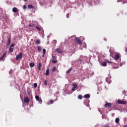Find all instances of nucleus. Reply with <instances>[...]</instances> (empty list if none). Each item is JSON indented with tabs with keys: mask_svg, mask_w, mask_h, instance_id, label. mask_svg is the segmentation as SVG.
Returning <instances> with one entry per match:
<instances>
[{
	"mask_svg": "<svg viewBox=\"0 0 127 127\" xmlns=\"http://www.w3.org/2000/svg\"><path fill=\"white\" fill-rule=\"evenodd\" d=\"M101 66H104V67L107 66V62H103L101 64Z\"/></svg>",
	"mask_w": 127,
	"mask_h": 127,
	"instance_id": "nucleus-11",
	"label": "nucleus"
},
{
	"mask_svg": "<svg viewBox=\"0 0 127 127\" xmlns=\"http://www.w3.org/2000/svg\"><path fill=\"white\" fill-rule=\"evenodd\" d=\"M126 1V2H127V0H123V1Z\"/></svg>",
	"mask_w": 127,
	"mask_h": 127,
	"instance_id": "nucleus-42",
	"label": "nucleus"
},
{
	"mask_svg": "<svg viewBox=\"0 0 127 127\" xmlns=\"http://www.w3.org/2000/svg\"><path fill=\"white\" fill-rule=\"evenodd\" d=\"M44 56H45V55H44V54H43L42 55V57H44Z\"/></svg>",
	"mask_w": 127,
	"mask_h": 127,
	"instance_id": "nucleus-41",
	"label": "nucleus"
},
{
	"mask_svg": "<svg viewBox=\"0 0 127 127\" xmlns=\"http://www.w3.org/2000/svg\"><path fill=\"white\" fill-rule=\"evenodd\" d=\"M106 63H108L109 65L113 64V62L110 61L109 60L106 61Z\"/></svg>",
	"mask_w": 127,
	"mask_h": 127,
	"instance_id": "nucleus-19",
	"label": "nucleus"
},
{
	"mask_svg": "<svg viewBox=\"0 0 127 127\" xmlns=\"http://www.w3.org/2000/svg\"><path fill=\"white\" fill-rule=\"evenodd\" d=\"M30 65V67H31V68H32L33 67H34V66H35V64H34V63H30L29 64Z\"/></svg>",
	"mask_w": 127,
	"mask_h": 127,
	"instance_id": "nucleus-15",
	"label": "nucleus"
},
{
	"mask_svg": "<svg viewBox=\"0 0 127 127\" xmlns=\"http://www.w3.org/2000/svg\"><path fill=\"white\" fill-rule=\"evenodd\" d=\"M112 105L113 104L111 103H107L105 104L104 107H105V108H111L112 107Z\"/></svg>",
	"mask_w": 127,
	"mask_h": 127,
	"instance_id": "nucleus-4",
	"label": "nucleus"
},
{
	"mask_svg": "<svg viewBox=\"0 0 127 127\" xmlns=\"http://www.w3.org/2000/svg\"><path fill=\"white\" fill-rule=\"evenodd\" d=\"M50 104H53V103H54L53 100H51L50 101Z\"/></svg>",
	"mask_w": 127,
	"mask_h": 127,
	"instance_id": "nucleus-34",
	"label": "nucleus"
},
{
	"mask_svg": "<svg viewBox=\"0 0 127 127\" xmlns=\"http://www.w3.org/2000/svg\"><path fill=\"white\" fill-rule=\"evenodd\" d=\"M50 72L49 71V68L47 69L46 72V75L48 76L50 75Z\"/></svg>",
	"mask_w": 127,
	"mask_h": 127,
	"instance_id": "nucleus-9",
	"label": "nucleus"
},
{
	"mask_svg": "<svg viewBox=\"0 0 127 127\" xmlns=\"http://www.w3.org/2000/svg\"><path fill=\"white\" fill-rule=\"evenodd\" d=\"M29 26H31V25H29Z\"/></svg>",
	"mask_w": 127,
	"mask_h": 127,
	"instance_id": "nucleus-44",
	"label": "nucleus"
},
{
	"mask_svg": "<svg viewBox=\"0 0 127 127\" xmlns=\"http://www.w3.org/2000/svg\"><path fill=\"white\" fill-rule=\"evenodd\" d=\"M12 11L14 13L17 12V11H18L17 8H16V7L13 8H12Z\"/></svg>",
	"mask_w": 127,
	"mask_h": 127,
	"instance_id": "nucleus-10",
	"label": "nucleus"
},
{
	"mask_svg": "<svg viewBox=\"0 0 127 127\" xmlns=\"http://www.w3.org/2000/svg\"><path fill=\"white\" fill-rule=\"evenodd\" d=\"M90 97V94H85V95H84V98H86V99H89Z\"/></svg>",
	"mask_w": 127,
	"mask_h": 127,
	"instance_id": "nucleus-13",
	"label": "nucleus"
},
{
	"mask_svg": "<svg viewBox=\"0 0 127 127\" xmlns=\"http://www.w3.org/2000/svg\"><path fill=\"white\" fill-rule=\"evenodd\" d=\"M23 8H24V9H26V5H24L23 6Z\"/></svg>",
	"mask_w": 127,
	"mask_h": 127,
	"instance_id": "nucleus-36",
	"label": "nucleus"
},
{
	"mask_svg": "<svg viewBox=\"0 0 127 127\" xmlns=\"http://www.w3.org/2000/svg\"><path fill=\"white\" fill-rule=\"evenodd\" d=\"M37 49H38V52H40V51H41V50H42V49L39 46L37 47Z\"/></svg>",
	"mask_w": 127,
	"mask_h": 127,
	"instance_id": "nucleus-17",
	"label": "nucleus"
},
{
	"mask_svg": "<svg viewBox=\"0 0 127 127\" xmlns=\"http://www.w3.org/2000/svg\"><path fill=\"white\" fill-rule=\"evenodd\" d=\"M66 17H67V18H69V13H67L66 14Z\"/></svg>",
	"mask_w": 127,
	"mask_h": 127,
	"instance_id": "nucleus-38",
	"label": "nucleus"
},
{
	"mask_svg": "<svg viewBox=\"0 0 127 127\" xmlns=\"http://www.w3.org/2000/svg\"><path fill=\"white\" fill-rule=\"evenodd\" d=\"M44 83L45 86H47V80H45L44 81Z\"/></svg>",
	"mask_w": 127,
	"mask_h": 127,
	"instance_id": "nucleus-30",
	"label": "nucleus"
},
{
	"mask_svg": "<svg viewBox=\"0 0 127 127\" xmlns=\"http://www.w3.org/2000/svg\"><path fill=\"white\" fill-rule=\"evenodd\" d=\"M35 99L37 101H38V100H39L40 98H39V96L38 95H36L35 96Z\"/></svg>",
	"mask_w": 127,
	"mask_h": 127,
	"instance_id": "nucleus-22",
	"label": "nucleus"
},
{
	"mask_svg": "<svg viewBox=\"0 0 127 127\" xmlns=\"http://www.w3.org/2000/svg\"><path fill=\"white\" fill-rule=\"evenodd\" d=\"M71 70H72V68H69L67 71H66V74H69L70 72H71Z\"/></svg>",
	"mask_w": 127,
	"mask_h": 127,
	"instance_id": "nucleus-26",
	"label": "nucleus"
},
{
	"mask_svg": "<svg viewBox=\"0 0 127 127\" xmlns=\"http://www.w3.org/2000/svg\"><path fill=\"white\" fill-rule=\"evenodd\" d=\"M73 88H77V84L76 83L73 84Z\"/></svg>",
	"mask_w": 127,
	"mask_h": 127,
	"instance_id": "nucleus-31",
	"label": "nucleus"
},
{
	"mask_svg": "<svg viewBox=\"0 0 127 127\" xmlns=\"http://www.w3.org/2000/svg\"><path fill=\"white\" fill-rule=\"evenodd\" d=\"M72 91H73V92H74V91H75V88L73 87L72 88Z\"/></svg>",
	"mask_w": 127,
	"mask_h": 127,
	"instance_id": "nucleus-40",
	"label": "nucleus"
},
{
	"mask_svg": "<svg viewBox=\"0 0 127 127\" xmlns=\"http://www.w3.org/2000/svg\"><path fill=\"white\" fill-rule=\"evenodd\" d=\"M43 53L44 55H45V53H46V50L45 49H43Z\"/></svg>",
	"mask_w": 127,
	"mask_h": 127,
	"instance_id": "nucleus-28",
	"label": "nucleus"
},
{
	"mask_svg": "<svg viewBox=\"0 0 127 127\" xmlns=\"http://www.w3.org/2000/svg\"><path fill=\"white\" fill-rule=\"evenodd\" d=\"M103 127H110L108 125H104Z\"/></svg>",
	"mask_w": 127,
	"mask_h": 127,
	"instance_id": "nucleus-39",
	"label": "nucleus"
},
{
	"mask_svg": "<svg viewBox=\"0 0 127 127\" xmlns=\"http://www.w3.org/2000/svg\"><path fill=\"white\" fill-rule=\"evenodd\" d=\"M41 67H42V64L41 63H39L38 66V69L41 70Z\"/></svg>",
	"mask_w": 127,
	"mask_h": 127,
	"instance_id": "nucleus-12",
	"label": "nucleus"
},
{
	"mask_svg": "<svg viewBox=\"0 0 127 127\" xmlns=\"http://www.w3.org/2000/svg\"><path fill=\"white\" fill-rule=\"evenodd\" d=\"M6 55V52H5L4 54H3V56H2V57L0 58V60H1V59H2L4 57V56H5Z\"/></svg>",
	"mask_w": 127,
	"mask_h": 127,
	"instance_id": "nucleus-24",
	"label": "nucleus"
},
{
	"mask_svg": "<svg viewBox=\"0 0 127 127\" xmlns=\"http://www.w3.org/2000/svg\"><path fill=\"white\" fill-rule=\"evenodd\" d=\"M24 1H27V0H24Z\"/></svg>",
	"mask_w": 127,
	"mask_h": 127,
	"instance_id": "nucleus-43",
	"label": "nucleus"
},
{
	"mask_svg": "<svg viewBox=\"0 0 127 127\" xmlns=\"http://www.w3.org/2000/svg\"><path fill=\"white\" fill-rule=\"evenodd\" d=\"M38 102H39V103L40 104H42V99L41 98H40L38 100H37Z\"/></svg>",
	"mask_w": 127,
	"mask_h": 127,
	"instance_id": "nucleus-25",
	"label": "nucleus"
},
{
	"mask_svg": "<svg viewBox=\"0 0 127 127\" xmlns=\"http://www.w3.org/2000/svg\"><path fill=\"white\" fill-rule=\"evenodd\" d=\"M21 58H22V53H20L17 55L16 57V60H19Z\"/></svg>",
	"mask_w": 127,
	"mask_h": 127,
	"instance_id": "nucleus-2",
	"label": "nucleus"
},
{
	"mask_svg": "<svg viewBox=\"0 0 127 127\" xmlns=\"http://www.w3.org/2000/svg\"><path fill=\"white\" fill-rule=\"evenodd\" d=\"M78 99H79V100H82V99H83V96L81 95H79L78 96Z\"/></svg>",
	"mask_w": 127,
	"mask_h": 127,
	"instance_id": "nucleus-18",
	"label": "nucleus"
},
{
	"mask_svg": "<svg viewBox=\"0 0 127 127\" xmlns=\"http://www.w3.org/2000/svg\"><path fill=\"white\" fill-rule=\"evenodd\" d=\"M106 81L107 82V83H108V84H110L112 82L110 77H107L106 78Z\"/></svg>",
	"mask_w": 127,
	"mask_h": 127,
	"instance_id": "nucleus-8",
	"label": "nucleus"
},
{
	"mask_svg": "<svg viewBox=\"0 0 127 127\" xmlns=\"http://www.w3.org/2000/svg\"><path fill=\"white\" fill-rule=\"evenodd\" d=\"M28 96H30V97H32V95H30V92H28Z\"/></svg>",
	"mask_w": 127,
	"mask_h": 127,
	"instance_id": "nucleus-35",
	"label": "nucleus"
},
{
	"mask_svg": "<svg viewBox=\"0 0 127 127\" xmlns=\"http://www.w3.org/2000/svg\"><path fill=\"white\" fill-rule=\"evenodd\" d=\"M28 8H34V7L32 4H29L28 6Z\"/></svg>",
	"mask_w": 127,
	"mask_h": 127,
	"instance_id": "nucleus-20",
	"label": "nucleus"
},
{
	"mask_svg": "<svg viewBox=\"0 0 127 127\" xmlns=\"http://www.w3.org/2000/svg\"><path fill=\"white\" fill-rule=\"evenodd\" d=\"M13 46H14V44H12L10 46V48H9V52H10V53L13 52V48H14Z\"/></svg>",
	"mask_w": 127,
	"mask_h": 127,
	"instance_id": "nucleus-3",
	"label": "nucleus"
},
{
	"mask_svg": "<svg viewBox=\"0 0 127 127\" xmlns=\"http://www.w3.org/2000/svg\"><path fill=\"white\" fill-rule=\"evenodd\" d=\"M24 103H25L26 104L29 103V98L28 97H25L24 98Z\"/></svg>",
	"mask_w": 127,
	"mask_h": 127,
	"instance_id": "nucleus-5",
	"label": "nucleus"
},
{
	"mask_svg": "<svg viewBox=\"0 0 127 127\" xmlns=\"http://www.w3.org/2000/svg\"><path fill=\"white\" fill-rule=\"evenodd\" d=\"M57 52H58V53H60L61 54H62V51L61 50V49H57Z\"/></svg>",
	"mask_w": 127,
	"mask_h": 127,
	"instance_id": "nucleus-14",
	"label": "nucleus"
},
{
	"mask_svg": "<svg viewBox=\"0 0 127 127\" xmlns=\"http://www.w3.org/2000/svg\"><path fill=\"white\" fill-rule=\"evenodd\" d=\"M52 72H55V71H56V67H54L53 68V69H52Z\"/></svg>",
	"mask_w": 127,
	"mask_h": 127,
	"instance_id": "nucleus-29",
	"label": "nucleus"
},
{
	"mask_svg": "<svg viewBox=\"0 0 127 127\" xmlns=\"http://www.w3.org/2000/svg\"><path fill=\"white\" fill-rule=\"evenodd\" d=\"M34 87L35 88H37V83H35L34 84Z\"/></svg>",
	"mask_w": 127,
	"mask_h": 127,
	"instance_id": "nucleus-33",
	"label": "nucleus"
},
{
	"mask_svg": "<svg viewBox=\"0 0 127 127\" xmlns=\"http://www.w3.org/2000/svg\"><path fill=\"white\" fill-rule=\"evenodd\" d=\"M52 63H54V64H56V63H57V61H56L55 60H52Z\"/></svg>",
	"mask_w": 127,
	"mask_h": 127,
	"instance_id": "nucleus-21",
	"label": "nucleus"
},
{
	"mask_svg": "<svg viewBox=\"0 0 127 127\" xmlns=\"http://www.w3.org/2000/svg\"><path fill=\"white\" fill-rule=\"evenodd\" d=\"M117 103L119 105H127V102L124 100L119 99L117 101Z\"/></svg>",
	"mask_w": 127,
	"mask_h": 127,
	"instance_id": "nucleus-1",
	"label": "nucleus"
},
{
	"mask_svg": "<svg viewBox=\"0 0 127 127\" xmlns=\"http://www.w3.org/2000/svg\"><path fill=\"white\" fill-rule=\"evenodd\" d=\"M36 28L37 29V30H38L39 31H40V30H41V29L40 28V27H39L38 26H36Z\"/></svg>",
	"mask_w": 127,
	"mask_h": 127,
	"instance_id": "nucleus-23",
	"label": "nucleus"
},
{
	"mask_svg": "<svg viewBox=\"0 0 127 127\" xmlns=\"http://www.w3.org/2000/svg\"><path fill=\"white\" fill-rule=\"evenodd\" d=\"M52 58L53 59H56V56H52Z\"/></svg>",
	"mask_w": 127,
	"mask_h": 127,
	"instance_id": "nucleus-37",
	"label": "nucleus"
},
{
	"mask_svg": "<svg viewBox=\"0 0 127 127\" xmlns=\"http://www.w3.org/2000/svg\"><path fill=\"white\" fill-rule=\"evenodd\" d=\"M10 44V39H8L7 45H9Z\"/></svg>",
	"mask_w": 127,
	"mask_h": 127,
	"instance_id": "nucleus-32",
	"label": "nucleus"
},
{
	"mask_svg": "<svg viewBox=\"0 0 127 127\" xmlns=\"http://www.w3.org/2000/svg\"><path fill=\"white\" fill-rule=\"evenodd\" d=\"M75 41L78 43V44H82V42L81 41V40L78 38H75Z\"/></svg>",
	"mask_w": 127,
	"mask_h": 127,
	"instance_id": "nucleus-6",
	"label": "nucleus"
},
{
	"mask_svg": "<svg viewBox=\"0 0 127 127\" xmlns=\"http://www.w3.org/2000/svg\"><path fill=\"white\" fill-rule=\"evenodd\" d=\"M114 58L115 60H119V59H120V55L119 54L115 55Z\"/></svg>",
	"mask_w": 127,
	"mask_h": 127,
	"instance_id": "nucleus-7",
	"label": "nucleus"
},
{
	"mask_svg": "<svg viewBox=\"0 0 127 127\" xmlns=\"http://www.w3.org/2000/svg\"><path fill=\"white\" fill-rule=\"evenodd\" d=\"M36 44H40V40H37L36 41Z\"/></svg>",
	"mask_w": 127,
	"mask_h": 127,
	"instance_id": "nucleus-27",
	"label": "nucleus"
},
{
	"mask_svg": "<svg viewBox=\"0 0 127 127\" xmlns=\"http://www.w3.org/2000/svg\"><path fill=\"white\" fill-rule=\"evenodd\" d=\"M115 122L117 124H119L120 123V119L119 118H117L115 120Z\"/></svg>",
	"mask_w": 127,
	"mask_h": 127,
	"instance_id": "nucleus-16",
	"label": "nucleus"
}]
</instances>
